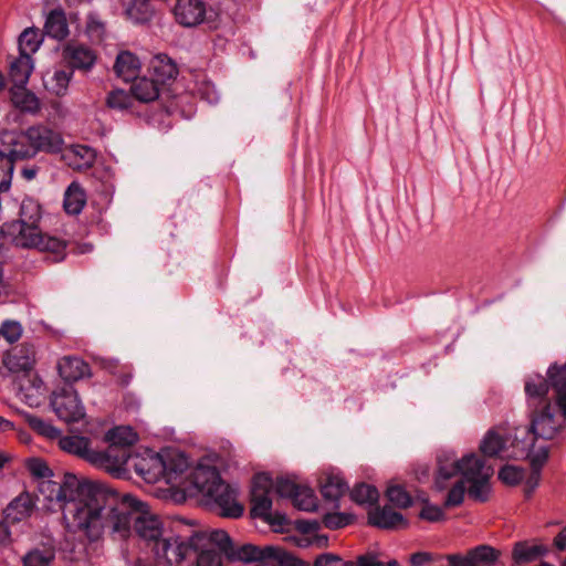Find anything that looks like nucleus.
<instances>
[{
  "mask_svg": "<svg viewBox=\"0 0 566 566\" xmlns=\"http://www.w3.org/2000/svg\"><path fill=\"white\" fill-rule=\"evenodd\" d=\"M36 501L42 502L48 511L63 510L65 517H71L73 526L90 541H97L102 530L101 505L96 499L106 490L81 482L76 475L64 473L57 479H44L36 483Z\"/></svg>",
  "mask_w": 566,
  "mask_h": 566,
  "instance_id": "nucleus-1",
  "label": "nucleus"
},
{
  "mask_svg": "<svg viewBox=\"0 0 566 566\" xmlns=\"http://www.w3.org/2000/svg\"><path fill=\"white\" fill-rule=\"evenodd\" d=\"M96 501L95 505L102 506L98 539L107 530L114 541L128 542L138 537L150 549L169 530L146 503L130 494L119 495L106 490L97 495Z\"/></svg>",
  "mask_w": 566,
  "mask_h": 566,
  "instance_id": "nucleus-2",
  "label": "nucleus"
},
{
  "mask_svg": "<svg viewBox=\"0 0 566 566\" xmlns=\"http://www.w3.org/2000/svg\"><path fill=\"white\" fill-rule=\"evenodd\" d=\"M0 234L3 243L17 248L51 252L55 255V261L64 258L65 241L54 235L43 234L36 224L13 220L3 223Z\"/></svg>",
  "mask_w": 566,
  "mask_h": 566,
  "instance_id": "nucleus-3",
  "label": "nucleus"
},
{
  "mask_svg": "<svg viewBox=\"0 0 566 566\" xmlns=\"http://www.w3.org/2000/svg\"><path fill=\"white\" fill-rule=\"evenodd\" d=\"M554 409L553 405H545L542 409L532 410L530 427L515 429L512 446L522 448L523 454L537 450L539 444L547 446L546 441L553 439L562 427V419Z\"/></svg>",
  "mask_w": 566,
  "mask_h": 566,
  "instance_id": "nucleus-4",
  "label": "nucleus"
},
{
  "mask_svg": "<svg viewBox=\"0 0 566 566\" xmlns=\"http://www.w3.org/2000/svg\"><path fill=\"white\" fill-rule=\"evenodd\" d=\"M302 485L286 478H279L275 482L268 473H258L252 480L251 486V515L271 523L273 490L281 497H289L293 501Z\"/></svg>",
  "mask_w": 566,
  "mask_h": 566,
  "instance_id": "nucleus-5",
  "label": "nucleus"
},
{
  "mask_svg": "<svg viewBox=\"0 0 566 566\" xmlns=\"http://www.w3.org/2000/svg\"><path fill=\"white\" fill-rule=\"evenodd\" d=\"M188 458L181 452H172L167 458L160 454L151 455L148 461L144 460L136 464V472L147 482L164 479L167 483L181 486L188 480Z\"/></svg>",
  "mask_w": 566,
  "mask_h": 566,
  "instance_id": "nucleus-6",
  "label": "nucleus"
},
{
  "mask_svg": "<svg viewBox=\"0 0 566 566\" xmlns=\"http://www.w3.org/2000/svg\"><path fill=\"white\" fill-rule=\"evenodd\" d=\"M230 536L223 530L202 531L192 534V553L196 566H221Z\"/></svg>",
  "mask_w": 566,
  "mask_h": 566,
  "instance_id": "nucleus-7",
  "label": "nucleus"
},
{
  "mask_svg": "<svg viewBox=\"0 0 566 566\" xmlns=\"http://www.w3.org/2000/svg\"><path fill=\"white\" fill-rule=\"evenodd\" d=\"M149 551L157 565H178L192 553V535L184 537L169 528Z\"/></svg>",
  "mask_w": 566,
  "mask_h": 566,
  "instance_id": "nucleus-8",
  "label": "nucleus"
},
{
  "mask_svg": "<svg viewBox=\"0 0 566 566\" xmlns=\"http://www.w3.org/2000/svg\"><path fill=\"white\" fill-rule=\"evenodd\" d=\"M478 459L479 457L475 453H468L459 459L454 451L441 450L437 454L436 488L440 491L444 490L448 482L459 474L464 479L467 469L476 464Z\"/></svg>",
  "mask_w": 566,
  "mask_h": 566,
  "instance_id": "nucleus-9",
  "label": "nucleus"
},
{
  "mask_svg": "<svg viewBox=\"0 0 566 566\" xmlns=\"http://www.w3.org/2000/svg\"><path fill=\"white\" fill-rule=\"evenodd\" d=\"M50 405L59 419L66 423L81 421L86 412L77 391L72 386H64L54 390Z\"/></svg>",
  "mask_w": 566,
  "mask_h": 566,
  "instance_id": "nucleus-10",
  "label": "nucleus"
},
{
  "mask_svg": "<svg viewBox=\"0 0 566 566\" xmlns=\"http://www.w3.org/2000/svg\"><path fill=\"white\" fill-rule=\"evenodd\" d=\"M34 147L30 142L28 132L4 130L0 134V159L7 160V166L12 169L17 160L34 157Z\"/></svg>",
  "mask_w": 566,
  "mask_h": 566,
  "instance_id": "nucleus-11",
  "label": "nucleus"
},
{
  "mask_svg": "<svg viewBox=\"0 0 566 566\" xmlns=\"http://www.w3.org/2000/svg\"><path fill=\"white\" fill-rule=\"evenodd\" d=\"M493 474L492 467L485 464L484 460L479 458L476 464L467 469L464 481L469 483V495L475 501L485 502L491 492L490 478Z\"/></svg>",
  "mask_w": 566,
  "mask_h": 566,
  "instance_id": "nucleus-12",
  "label": "nucleus"
},
{
  "mask_svg": "<svg viewBox=\"0 0 566 566\" xmlns=\"http://www.w3.org/2000/svg\"><path fill=\"white\" fill-rule=\"evenodd\" d=\"M206 497L211 500L223 517L238 518L244 509L238 501V489L221 481Z\"/></svg>",
  "mask_w": 566,
  "mask_h": 566,
  "instance_id": "nucleus-13",
  "label": "nucleus"
},
{
  "mask_svg": "<svg viewBox=\"0 0 566 566\" xmlns=\"http://www.w3.org/2000/svg\"><path fill=\"white\" fill-rule=\"evenodd\" d=\"M281 547L268 545L264 547L255 546L253 544H243L235 547L230 539L229 546H227L226 557L230 562H242L245 564L254 563L258 564L266 557H274L279 555Z\"/></svg>",
  "mask_w": 566,
  "mask_h": 566,
  "instance_id": "nucleus-14",
  "label": "nucleus"
},
{
  "mask_svg": "<svg viewBox=\"0 0 566 566\" xmlns=\"http://www.w3.org/2000/svg\"><path fill=\"white\" fill-rule=\"evenodd\" d=\"M15 389L20 400L30 407L40 406L46 391L44 381L35 373L19 376Z\"/></svg>",
  "mask_w": 566,
  "mask_h": 566,
  "instance_id": "nucleus-15",
  "label": "nucleus"
},
{
  "mask_svg": "<svg viewBox=\"0 0 566 566\" xmlns=\"http://www.w3.org/2000/svg\"><path fill=\"white\" fill-rule=\"evenodd\" d=\"M91 463L108 472H120L127 465L130 453L129 449L109 444L104 451H95L91 455Z\"/></svg>",
  "mask_w": 566,
  "mask_h": 566,
  "instance_id": "nucleus-16",
  "label": "nucleus"
},
{
  "mask_svg": "<svg viewBox=\"0 0 566 566\" xmlns=\"http://www.w3.org/2000/svg\"><path fill=\"white\" fill-rule=\"evenodd\" d=\"M174 14L179 24L192 28L205 22L207 6L202 0H177Z\"/></svg>",
  "mask_w": 566,
  "mask_h": 566,
  "instance_id": "nucleus-17",
  "label": "nucleus"
},
{
  "mask_svg": "<svg viewBox=\"0 0 566 566\" xmlns=\"http://www.w3.org/2000/svg\"><path fill=\"white\" fill-rule=\"evenodd\" d=\"M64 61L71 67L70 71L87 72L93 69L96 63L97 56L95 52L80 43H67L62 51Z\"/></svg>",
  "mask_w": 566,
  "mask_h": 566,
  "instance_id": "nucleus-18",
  "label": "nucleus"
},
{
  "mask_svg": "<svg viewBox=\"0 0 566 566\" xmlns=\"http://www.w3.org/2000/svg\"><path fill=\"white\" fill-rule=\"evenodd\" d=\"M187 481L195 490L207 496L222 479L216 467L200 462L188 473Z\"/></svg>",
  "mask_w": 566,
  "mask_h": 566,
  "instance_id": "nucleus-19",
  "label": "nucleus"
},
{
  "mask_svg": "<svg viewBox=\"0 0 566 566\" xmlns=\"http://www.w3.org/2000/svg\"><path fill=\"white\" fill-rule=\"evenodd\" d=\"M36 361V352L33 345L23 344L3 358V364L13 374H33Z\"/></svg>",
  "mask_w": 566,
  "mask_h": 566,
  "instance_id": "nucleus-20",
  "label": "nucleus"
},
{
  "mask_svg": "<svg viewBox=\"0 0 566 566\" xmlns=\"http://www.w3.org/2000/svg\"><path fill=\"white\" fill-rule=\"evenodd\" d=\"M27 132L31 144L35 148L34 156L39 151L57 153L62 147L63 139L60 134L45 126H31Z\"/></svg>",
  "mask_w": 566,
  "mask_h": 566,
  "instance_id": "nucleus-21",
  "label": "nucleus"
},
{
  "mask_svg": "<svg viewBox=\"0 0 566 566\" xmlns=\"http://www.w3.org/2000/svg\"><path fill=\"white\" fill-rule=\"evenodd\" d=\"M512 453L507 454V457L513 458H527L531 462L532 472L526 481V485L528 488V493H531L539 483L541 480V470L545 462L548 459V446L539 444L537 450H531L530 454H523L522 448L512 446Z\"/></svg>",
  "mask_w": 566,
  "mask_h": 566,
  "instance_id": "nucleus-22",
  "label": "nucleus"
},
{
  "mask_svg": "<svg viewBox=\"0 0 566 566\" xmlns=\"http://www.w3.org/2000/svg\"><path fill=\"white\" fill-rule=\"evenodd\" d=\"M60 377L67 384L90 378L92 370L90 365L78 356H63L56 364Z\"/></svg>",
  "mask_w": 566,
  "mask_h": 566,
  "instance_id": "nucleus-23",
  "label": "nucleus"
},
{
  "mask_svg": "<svg viewBox=\"0 0 566 566\" xmlns=\"http://www.w3.org/2000/svg\"><path fill=\"white\" fill-rule=\"evenodd\" d=\"M549 380L544 376L535 374L525 380V394L530 409L536 410L544 408L545 405H552L546 395L549 389Z\"/></svg>",
  "mask_w": 566,
  "mask_h": 566,
  "instance_id": "nucleus-24",
  "label": "nucleus"
},
{
  "mask_svg": "<svg viewBox=\"0 0 566 566\" xmlns=\"http://www.w3.org/2000/svg\"><path fill=\"white\" fill-rule=\"evenodd\" d=\"M368 523L384 530L406 528L407 520L390 506L375 507L368 513Z\"/></svg>",
  "mask_w": 566,
  "mask_h": 566,
  "instance_id": "nucleus-25",
  "label": "nucleus"
},
{
  "mask_svg": "<svg viewBox=\"0 0 566 566\" xmlns=\"http://www.w3.org/2000/svg\"><path fill=\"white\" fill-rule=\"evenodd\" d=\"M73 75V71H66L57 67L48 70L42 75L43 87L49 94L56 97H63L69 92V86Z\"/></svg>",
  "mask_w": 566,
  "mask_h": 566,
  "instance_id": "nucleus-26",
  "label": "nucleus"
},
{
  "mask_svg": "<svg viewBox=\"0 0 566 566\" xmlns=\"http://www.w3.org/2000/svg\"><path fill=\"white\" fill-rule=\"evenodd\" d=\"M34 507L33 496L29 492H23L8 504L4 520L10 524L22 522L31 516Z\"/></svg>",
  "mask_w": 566,
  "mask_h": 566,
  "instance_id": "nucleus-27",
  "label": "nucleus"
},
{
  "mask_svg": "<svg viewBox=\"0 0 566 566\" xmlns=\"http://www.w3.org/2000/svg\"><path fill=\"white\" fill-rule=\"evenodd\" d=\"M10 98L13 106L22 113L35 115L41 111L40 98L27 85L12 86Z\"/></svg>",
  "mask_w": 566,
  "mask_h": 566,
  "instance_id": "nucleus-28",
  "label": "nucleus"
},
{
  "mask_svg": "<svg viewBox=\"0 0 566 566\" xmlns=\"http://www.w3.org/2000/svg\"><path fill=\"white\" fill-rule=\"evenodd\" d=\"M34 69V61L32 56L20 54L12 57L9 62V78L12 86L27 85L30 75Z\"/></svg>",
  "mask_w": 566,
  "mask_h": 566,
  "instance_id": "nucleus-29",
  "label": "nucleus"
},
{
  "mask_svg": "<svg viewBox=\"0 0 566 566\" xmlns=\"http://www.w3.org/2000/svg\"><path fill=\"white\" fill-rule=\"evenodd\" d=\"M44 33L55 40H64L67 38L70 30L65 12L62 8L52 9L45 18Z\"/></svg>",
  "mask_w": 566,
  "mask_h": 566,
  "instance_id": "nucleus-30",
  "label": "nucleus"
},
{
  "mask_svg": "<svg viewBox=\"0 0 566 566\" xmlns=\"http://www.w3.org/2000/svg\"><path fill=\"white\" fill-rule=\"evenodd\" d=\"M114 70L116 75L125 82L136 80L140 70L139 59L129 51L118 53Z\"/></svg>",
  "mask_w": 566,
  "mask_h": 566,
  "instance_id": "nucleus-31",
  "label": "nucleus"
},
{
  "mask_svg": "<svg viewBox=\"0 0 566 566\" xmlns=\"http://www.w3.org/2000/svg\"><path fill=\"white\" fill-rule=\"evenodd\" d=\"M59 446L63 451L85 459L91 463V455L94 453V450L91 449L88 438L83 436H63L59 439Z\"/></svg>",
  "mask_w": 566,
  "mask_h": 566,
  "instance_id": "nucleus-32",
  "label": "nucleus"
},
{
  "mask_svg": "<svg viewBox=\"0 0 566 566\" xmlns=\"http://www.w3.org/2000/svg\"><path fill=\"white\" fill-rule=\"evenodd\" d=\"M150 71L153 78L160 85L167 81L175 78L178 73L177 66L174 61L166 54H157L150 61Z\"/></svg>",
  "mask_w": 566,
  "mask_h": 566,
  "instance_id": "nucleus-33",
  "label": "nucleus"
},
{
  "mask_svg": "<svg viewBox=\"0 0 566 566\" xmlns=\"http://www.w3.org/2000/svg\"><path fill=\"white\" fill-rule=\"evenodd\" d=\"M348 485L339 474L329 473L321 483V492L325 500L338 506L339 499L347 492Z\"/></svg>",
  "mask_w": 566,
  "mask_h": 566,
  "instance_id": "nucleus-34",
  "label": "nucleus"
},
{
  "mask_svg": "<svg viewBox=\"0 0 566 566\" xmlns=\"http://www.w3.org/2000/svg\"><path fill=\"white\" fill-rule=\"evenodd\" d=\"M55 558V546L43 543L30 549L23 557L24 566H51Z\"/></svg>",
  "mask_w": 566,
  "mask_h": 566,
  "instance_id": "nucleus-35",
  "label": "nucleus"
},
{
  "mask_svg": "<svg viewBox=\"0 0 566 566\" xmlns=\"http://www.w3.org/2000/svg\"><path fill=\"white\" fill-rule=\"evenodd\" d=\"M86 205V195L81 185L73 181L64 192L63 206L67 214H80Z\"/></svg>",
  "mask_w": 566,
  "mask_h": 566,
  "instance_id": "nucleus-36",
  "label": "nucleus"
},
{
  "mask_svg": "<svg viewBox=\"0 0 566 566\" xmlns=\"http://www.w3.org/2000/svg\"><path fill=\"white\" fill-rule=\"evenodd\" d=\"M160 84L146 76L136 77L130 87L133 95L140 102H153L159 96Z\"/></svg>",
  "mask_w": 566,
  "mask_h": 566,
  "instance_id": "nucleus-37",
  "label": "nucleus"
},
{
  "mask_svg": "<svg viewBox=\"0 0 566 566\" xmlns=\"http://www.w3.org/2000/svg\"><path fill=\"white\" fill-rule=\"evenodd\" d=\"M548 549L541 544H530L527 542H517L513 548V559L517 564L530 563L544 556Z\"/></svg>",
  "mask_w": 566,
  "mask_h": 566,
  "instance_id": "nucleus-38",
  "label": "nucleus"
},
{
  "mask_svg": "<svg viewBox=\"0 0 566 566\" xmlns=\"http://www.w3.org/2000/svg\"><path fill=\"white\" fill-rule=\"evenodd\" d=\"M43 35L36 28H27L18 39L19 53L32 56L41 46Z\"/></svg>",
  "mask_w": 566,
  "mask_h": 566,
  "instance_id": "nucleus-39",
  "label": "nucleus"
},
{
  "mask_svg": "<svg viewBox=\"0 0 566 566\" xmlns=\"http://www.w3.org/2000/svg\"><path fill=\"white\" fill-rule=\"evenodd\" d=\"M137 433L128 426H118L108 430L105 434V441L108 444H115L128 449L137 441Z\"/></svg>",
  "mask_w": 566,
  "mask_h": 566,
  "instance_id": "nucleus-40",
  "label": "nucleus"
},
{
  "mask_svg": "<svg viewBox=\"0 0 566 566\" xmlns=\"http://www.w3.org/2000/svg\"><path fill=\"white\" fill-rule=\"evenodd\" d=\"M480 450L486 457H503L505 441L495 429H490L480 443Z\"/></svg>",
  "mask_w": 566,
  "mask_h": 566,
  "instance_id": "nucleus-41",
  "label": "nucleus"
},
{
  "mask_svg": "<svg viewBox=\"0 0 566 566\" xmlns=\"http://www.w3.org/2000/svg\"><path fill=\"white\" fill-rule=\"evenodd\" d=\"M126 14L135 23H145L150 20L153 10L148 0H130L126 7Z\"/></svg>",
  "mask_w": 566,
  "mask_h": 566,
  "instance_id": "nucleus-42",
  "label": "nucleus"
},
{
  "mask_svg": "<svg viewBox=\"0 0 566 566\" xmlns=\"http://www.w3.org/2000/svg\"><path fill=\"white\" fill-rule=\"evenodd\" d=\"M41 206L33 198L27 197L22 200L20 206L18 221H24L27 223L36 224L41 220Z\"/></svg>",
  "mask_w": 566,
  "mask_h": 566,
  "instance_id": "nucleus-43",
  "label": "nucleus"
},
{
  "mask_svg": "<svg viewBox=\"0 0 566 566\" xmlns=\"http://www.w3.org/2000/svg\"><path fill=\"white\" fill-rule=\"evenodd\" d=\"M379 492L378 490L369 484L360 483L357 484L352 491H350V499L360 505L364 504H375L378 501Z\"/></svg>",
  "mask_w": 566,
  "mask_h": 566,
  "instance_id": "nucleus-44",
  "label": "nucleus"
},
{
  "mask_svg": "<svg viewBox=\"0 0 566 566\" xmlns=\"http://www.w3.org/2000/svg\"><path fill=\"white\" fill-rule=\"evenodd\" d=\"M293 505L301 511L314 512L318 507V499L311 488L303 486L293 499Z\"/></svg>",
  "mask_w": 566,
  "mask_h": 566,
  "instance_id": "nucleus-45",
  "label": "nucleus"
},
{
  "mask_svg": "<svg viewBox=\"0 0 566 566\" xmlns=\"http://www.w3.org/2000/svg\"><path fill=\"white\" fill-rule=\"evenodd\" d=\"M74 157V167L77 169L91 167L96 158L95 150L85 145H75L71 148L70 155Z\"/></svg>",
  "mask_w": 566,
  "mask_h": 566,
  "instance_id": "nucleus-46",
  "label": "nucleus"
},
{
  "mask_svg": "<svg viewBox=\"0 0 566 566\" xmlns=\"http://www.w3.org/2000/svg\"><path fill=\"white\" fill-rule=\"evenodd\" d=\"M547 377L551 387L554 388L556 394L566 391V364L558 366L557 364L552 365L547 369Z\"/></svg>",
  "mask_w": 566,
  "mask_h": 566,
  "instance_id": "nucleus-47",
  "label": "nucleus"
},
{
  "mask_svg": "<svg viewBox=\"0 0 566 566\" xmlns=\"http://www.w3.org/2000/svg\"><path fill=\"white\" fill-rule=\"evenodd\" d=\"M386 495L388 501L398 507L407 509L412 504L410 494L401 485L388 486Z\"/></svg>",
  "mask_w": 566,
  "mask_h": 566,
  "instance_id": "nucleus-48",
  "label": "nucleus"
},
{
  "mask_svg": "<svg viewBox=\"0 0 566 566\" xmlns=\"http://www.w3.org/2000/svg\"><path fill=\"white\" fill-rule=\"evenodd\" d=\"M27 467L31 475L36 480V483L44 479L55 478L46 462L40 458L30 459Z\"/></svg>",
  "mask_w": 566,
  "mask_h": 566,
  "instance_id": "nucleus-49",
  "label": "nucleus"
},
{
  "mask_svg": "<svg viewBox=\"0 0 566 566\" xmlns=\"http://www.w3.org/2000/svg\"><path fill=\"white\" fill-rule=\"evenodd\" d=\"M28 422L31 426L33 430H35L39 434L46 437L49 439H55L60 436V430L56 429L53 424L50 422L35 417V416H28Z\"/></svg>",
  "mask_w": 566,
  "mask_h": 566,
  "instance_id": "nucleus-50",
  "label": "nucleus"
},
{
  "mask_svg": "<svg viewBox=\"0 0 566 566\" xmlns=\"http://www.w3.org/2000/svg\"><path fill=\"white\" fill-rule=\"evenodd\" d=\"M106 104L112 109L124 111L130 107L132 97L124 90H114L107 95Z\"/></svg>",
  "mask_w": 566,
  "mask_h": 566,
  "instance_id": "nucleus-51",
  "label": "nucleus"
},
{
  "mask_svg": "<svg viewBox=\"0 0 566 566\" xmlns=\"http://www.w3.org/2000/svg\"><path fill=\"white\" fill-rule=\"evenodd\" d=\"M22 335V326L19 321H0V337L7 342H17Z\"/></svg>",
  "mask_w": 566,
  "mask_h": 566,
  "instance_id": "nucleus-52",
  "label": "nucleus"
},
{
  "mask_svg": "<svg viewBox=\"0 0 566 566\" xmlns=\"http://www.w3.org/2000/svg\"><path fill=\"white\" fill-rule=\"evenodd\" d=\"M352 566H399L396 559L382 562L378 555L374 553L363 554L356 557L354 560H349Z\"/></svg>",
  "mask_w": 566,
  "mask_h": 566,
  "instance_id": "nucleus-53",
  "label": "nucleus"
},
{
  "mask_svg": "<svg viewBox=\"0 0 566 566\" xmlns=\"http://www.w3.org/2000/svg\"><path fill=\"white\" fill-rule=\"evenodd\" d=\"M499 479L509 485H516L524 479V470L515 465H504L499 471Z\"/></svg>",
  "mask_w": 566,
  "mask_h": 566,
  "instance_id": "nucleus-54",
  "label": "nucleus"
},
{
  "mask_svg": "<svg viewBox=\"0 0 566 566\" xmlns=\"http://www.w3.org/2000/svg\"><path fill=\"white\" fill-rule=\"evenodd\" d=\"M464 480L458 481L448 492L444 506L446 507H454L462 504L464 494H465V486H464Z\"/></svg>",
  "mask_w": 566,
  "mask_h": 566,
  "instance_id": "nucleus-55",
  "label": "nucleus"
},
{
  "mask_svg": "<svg viewBox=\"0 0 566 566\" xmlns=\"http://www.w3.org/2000/svg\"><path fill=\"white\" fill-rule=\"evenodd\" d=\"M353 516L346 513H327L324 515V525L331 530H338L350 524Z\"/></svg>",
  "mask_w": 566,
  "mask_h": 566,
  "instance_id": "nucleus-56",
  "label": "nucleus"
},
{
  "mask_svg": "<svg viewBox=\"0 0 566 566\" xmlns=\"http://www.w3.org/2000/svg\"><path fill=\"white\" fill-rule=\"evenodd\" d=\"M313 566H352L349 560L333 553H323L315 557Z\"/></svg>",
  "mask_w": 566,
  "mask_h": 566,
  "instance_id": "nucleus-57",
  "label": "nucleus"
},
{
  "mask_svg": "<svg viewBox=\"0 0 566 566\" xmlns=\"http://www.w3.org/2000/svg\"><path fill=\"white\" fill-rule=\"evenodd\" d=\"M86 33L94 41H101L105 33L104 23L96 15H88L86 22Z\"/></svg>",
  "mask_w": 566,
  "mask_h": 566,
  "instance_id": "nucleus-58",
  "label": "nucleus"
},
{
  "mask_svg": "<svg viewBox=\"0 0 566 566\" xmlns=\"http://www.w3.org/2000/svg\"><path fill=\"white\" fill-rule=\"evenodd\" d=\"M276 560L280 566H308V564L290 552L281 548L279 555L276 556Z\"/></svg>",
  "mask_w": 566,
  "mask_h": 566,
  "instance_id": "nucleus-59",
  "label": "nucleus"
},
{
  "mask_svg": "<svg viewBox=\"0 0 566 566\" xmlns=\"http://www.w3.org/2000/svg\"><path fill=\"white\" fill-rule=\"evenodd\" d=\"M420 517L430 522H437L443 517V511L437 505L427 504L421 510Z\"/></svg>",
  "mask_w": 566,
  "mask_h": 566,
  "instance_id": "nucleus-60",
  "label": "nucleus"
},
{
  "mask_svg": "<svg viewBox=\"0 0 566 566\" xmlns=\"http://www.w3.org/2000/svg\"><path fill=\"white\" fill-rule=\"evenodd\" d=\"M444 556H438L437 559H444ZM436 560L433 554L428 552H417L412 554L409 562L412 566H424L426 564Z\"/></svg>",
  "mask_w": 566,
  "mask_h": 566,
  "instance_id": "nucleus-61",
  "label": "nucleus"
},
{
  "mask_svg": "<svg viewBox=\"0 0 566 566\" xmlns=\"http://www.w3.org/2000/svg\"><path fill=\"white\" fill-rule=\"evenodd\" d=\"M201 97L206 99L209 104H214L219 101V94L216 91L214 86L210 83L205 84L203 91H201Z\"/></svg>",
  "mask_w": 566,
  "mask_h": 566,
  "instance_id": "nucleus-62",
  "label": "nucleus"
},
{
  "mask_svg": "<svg viewBox=\"0 0 566 566\" xmlns=\"http://www.w3.org/2000/svg\"><path fill=\"white\" fill-rule=\"evenodd\" d=\"M554 545L559 551H566V526L555 537Z\"/></svg>",
  "mask_w": 566,
  "mask_h": 566,
  "instance_id": "nucleus-63",
  "label": "nucleus"
},
{
  "mask_svg": "<svg viewBox=\"0 0 566 566\" xmlns=\"http://www.w3.org/2000/svg\"><path fill=\"white\" fill-rule=\"evenodd\" d=\"M556 398H557V406L562 410L563 417L566 418V390L560 394H556Z\"/></svg>",
  "mask_w": 566,
  "mask_h": 566,
  "instance_id": "nucleus-64",
  "label": "nucleus"
}]
</instances>
